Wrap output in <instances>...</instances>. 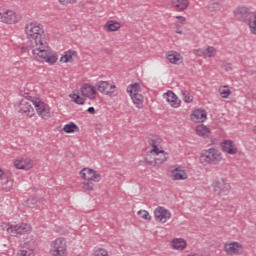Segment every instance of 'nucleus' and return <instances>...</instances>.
<instances>
[{
  "mask_svg": "<svg viewBox=\"0 0 256 256\" xmlns=\"http://www.w3.org/2000/svg\"><path fill=\"white\" fill-rule=\"evenodd\" d=\"M94 256H110L109 252L103 248H99L95 251Z\"/></svg>",
  "mask_w": 256,
  "mask_h": 256,
  "instance_id": "obj_40",
  "label": "nucleus"
},
{
  "mask_svg": "<svg viewBox=\"0 0 256 256\" xmlns=\"http://www.w3.org/2000/svg\"><path fill=\"white\" fill-rule=\"evenodd\" d=\"M167 59L168 61H170V63H172L173 65H179V63H181V54L177 53V52H169L167 54Z\"/></svg>",
  "mask_w": 256,
  "mask_h": 256,
  "instance_id": "obj_27",
  "label": "nucleus"
},
{
  "mask_svg": "<svg viewBox=\"0 0 256 256\" xmlns=\"http://www.w3.org/2000/svg\"><path fill=\"white\" fill-rule=\"evenodd\" d=\"M154 217L160 223H167V220L171 219V212L164 207H158L154 211Z\"/></svg>",
  "mask_w": 256,
  "mask_h": 256,
  "instance_id": "obj_11",
  "label": "nucleus"
},
{
  "mask_svg": "<svg viewBox=\"0 0 256 256\" xmlns=\"http://www.w3.org/2000/svg\"><path fill=\"white\" fill-rule=\"evenodd\" d=\"M202 55H204V57L213 58V57H215V55H217V49H215V47H213V46H208L203 51Z\"/></svg>",
  "mask_w": 256,
  "mask_h": 256,
  "instance_id": "obj_32",
  "label": "nucleus"
},
{
  "mask_svg": "<svg viewBox=\"0 0 256 256\" xmlns=\"http://www.w3.org/2000/svg\"><path fill=\"white\" fill-rule=\"evenodd\" d=\"M248 25L250 27L251 33H253V35H256V14H254V17L250 20Z\"/></svg>",
  "mask_w": 256,
  "mask_h": 256,
  "instance_id": "obj_37",
  "label": "nucleus"
},
{
  "mask_svg": "<svg viewBox=\"0 0 256 256\" xmlns=\"http://www.w3.org/2000/svg\"><path fill=\"white\" fill-rule=\"evenodd\" d=\"M95 88L99 93H103L104 95H108V97H116L117 93L115 89L117 86L109 83V81H98L95 85Z\"/></svg>",
  "mask_w": 256,
  "mask_h": 256,
  "instance_id": "obj_6",
  "label": "nucleus"
},
{
  "mask_svg": "<svg viewBox=\"0 0 256 256\" xmlns=\"http://www.w3.org/2000/svg\"><path fill=\"white\" fill-rule=\"evenodd\" d=\"M176 33H178L179 35H183V31L181 30H177Z\"/></svg>",
  "mask_w": 256,
  "mask_h": 256,
  "instance_id": "obj_49",
  "label": "nucleus"
},
{
  "mask_svg": "<svg viewBox=\"0 0 256 256\" xmlns=\"http://www.w3.org/2000/svg\"><path fill=\"white\" fill-rule=\"evenodd\" d=\"M93 187H95V184L91 182V180L82 183V189H84V191H93Z\"/></svg>",
  "mask_w": 256,
  "mask_h": 256,
  "instance_id": "obj_36",
  "label": "nucleus"
},
{
  "mask_svg": "<svg viewBox=\"0 0 256 256\" xmlns=\"http://www.w3.org/2000/svg\"><path fill=\"white\" fill-rule=\"evenodd\" d=\"M51 253L54 256L67 255V241L65 240V238H57L52 243Z\"/></svg>",
  "mask_w": 256,
  "mask_h": 256,
  "instance_id": "obj_8",
  "label": "nucleus"
},
{
  "mask_svg": "<svg viewBox=\"0 0 256 256\" xmlns=\"http://www.w3.org/2000/svg\"><path fill=\"white\" fill-rule=\"evenodd\" d=\"M148 143L152 147L150 150L151 153H159V147L162 143V140L159 136L152 135L148 137Z\"/></svg>",
  "mask_w": 256,
  "mask_h": 256,
  "instance_id": "obj_17",
  "label": "nucleus"
},
{
  "mask_svg": "<svg viewBox=\"0 0 256 256\" xmlns=\"http://www.w3.org/2000/svg\"><path fill=\"white\" fill-rule=\"evenodd\" d=\"M175 19H178L179 23H181L183 25V23H185V21H187V19L183 16H176Z\"/></svg>",
  "mask_w": 256,
  "mask_h": 256,
  "instance_id": "obj_46",
  "label": "nucleus"
},
{
  "mask_svg": "<svg viewBox=\"0 0 256 256\" xmlns=\"http://www.w3.org/2000/svg\"><path fill=\"white\" fill-rule=\"evenodd\" d=\"M222 5H221V2L219 1H216V2H211L209 5H208V9L213 12V11H219V9H221Z\"/></svg>",
  "mask_w": 256,
  "mask_h": 256,
  "instance_id": "obj_35",
  "label": "nucleus"
},
{
  "mask_svg": "<svg viewBox=\"0 0 256 256\" xmlns=\"http://www.w3.org/2000/svg\"><path fill=\"white\" fill-rule=\"evenodd\" d=\"M207 119V112L205 110H195L191 114V120L194 121V123H203Z\"/></svg>",
  "mask_w": 256,
  "mask_h": 256,
  "instance_id": "obj_18",
  "label": "nucleus"
},
{
  "mask_svg": "<svg viewBox=\"0 0 256 256\" xmlns=\"http://www.w3.org/2000/svg\"><path fill=\"white\" fill-rule=\"evenodd\" d=\"M219 93L223 99H227L231 95V90L229 86H222L219 88Z\"/></svg>",
  "mask_w": 256,
  "mask_h": 256,
  "instance_id": "obj_33",
  "label": "nucleus"
},
{
  "mask_svg": "<svg viewBox=\"0 0 256 256\" xmlns=\"http://www.w3.org/2000/svg\"><path fill=\"white\" fill-rule=\"evenodd\" d=\"M165 95H166V100L171 105V107H174V109H177V107H181V100L177 98V95H175V92L169 90Z\"/></svg>",
  "mask_w": 256,
  "mask_h": 256,
  "instance_id": "obj_16",
  "label": "nucleus"
},
{
  "mask_svg": "<svg viewBox=\"0 0 256 256\" xmlns=\"http://www.w3.org/2000/svg\"><path fill=\"white\" fill-rule=\"evenodd\" d=\"M25 32L30 42V48L37 61L54 65L57 63V56L51 54V48L45 42V31L41 24L31 22L25 26Z\"/></svg>",
  "mask_w": 256,
  "mask_h": 256,
  "instance_id": "obj_1",
  "label": "nucleus"
},
{
  "mask_svg": "<svg viewBox=\"0 0 256 256\" xmlns=\"http://www.w3.org/2000/svg\"><path fill=\"white\" fill-rule=\"evenodd\" d=\"M183 99L185 103H192L193 102V96L188 91H182Z\"/></svg>",
  "mask_w": 256,
  "mask_h": 256,
  "instance_id": "obj_38",
  "label": "nucleus"
},
{
  "mask_svg": "<svg viewBox=\"0 0 256 256\" xmlns=\"http://www.w3.org/2000/svg\"><path fill=\"white\" fill-rule=\"evenodd\" d=\"M224 249L228 255H241L243 253V245L238 242L225 244Z\"/></svg>",
  "mask_w": 256,
  "mask_h": 256,
  "instance_id": "obj_12",
  "label": "nucleus"
},
{
  "mask_svg": "<svg viewBox=\"0 0 256 256\" xmlns=\"http://www.w3.org/2000/svg\"><path fill=\"white\" fill-rule=\"evenodd\" d=\"M87 112L90 113L91 115H95V108L94 107H89Z\"/></svg>",
  "mask_w": 256,
  "mask_h": 256,
  "instance_id": "obj_48",
  "label": "nucleus"
},
{
  "mask_svg": "<svg viewBox=\"0 0 256 256\" xmlns=\"http://www.w3.org/2000/svg\"><path fill=\"white\" fill-rule=\"evenodd\" d=\"M95 174V170L91 168H83L80 171V177L82 179H85L86 181H91L93 178V175Z\"/></svg>",
  "mask_w": 256,
  "mask_h": 256,
  "instance_id": "obj_26",
  "label": "nucleus"
},
{
  "mask_svg": "<svg viewBox=\"0 0 256 256\" xmlns=\"http://www.w3.org/2000/svg\"><path fill=\"white\" fill-rule=\"evenodd\" d=\"M236 19L243 21L244 23H249L250 20L254 17L255 13L251 12L247 7H238L234 11Z\"/></svg>",
  "mask_w": 256,
  "mask_h": 256,
  "instance_id": "obj_9",
  "label": "nucleus"
},
{
  "mask_svg": "<svg viewBox=\"0 0 256 256\" xmlns=\"http://www.w3.org/2000/svg\"><path fill=\"white\" fill-rule=\"evenodd\" d=\"M139 89H141V86L139 85V83H134L127 87V93H129L137 109H143L144 97L139 93Z\"/></svg>",
  "mask_w": 256,
  "mask_h": 256,
  "instance_id": "obj_3",
  "label": "nucleus"
},
{
  "mask_svg": "<svg viewBox=\"0 0 256 256\" xmlns=\"http://www.w3.org/2000/svg\"><path fill=\"white\" fill-rule=\"evenodd\" d=\"M73 57H77V51L68 50L64 52V55L60 58L62 63H73Z\"/></svg>",
  "mask_w": 256,
  "mask_h": 256,
  "instance_id": "obj_21",
  "label": "nucleus"
},
{
  "mask_svg": "<svg viewBox=\"0 0 256 256\" xmlns=\"http://www.w3.org/2000/svg\"><path fill=\"white\" fill-rule=\"evenodd\" d=\"M105 31L113 32V31H119L121 29V23L113 20H109L104 25Z\"/></svg>",
  "mask_w": 256,
  "mask_h": 256,
  "instance_id": "obj_22",
  "label": "nucleus"
},
{
  "mask_svg": "<svg viewBox=\"0 0 256 256\" xmlns=\"http://www.w3.org/2000/svg\"><path fill=\"white\" fill-rule=\"evenodd\" d=\"M138 215L142 219H146L148 221H151V216H149V212H147V210H140V211H138Z\"/></svg>",
  "mask_w": 256,
  "mask_h": 256,
  "instance_id": "obj_39",
  "label": "nucleus"
},
{
  "mask_svg": "<svg viewBox=\"0 0 256 256\" xmlns=\"http://www.w3.org/2000/svg\"><path fill=\"white\" fill-rule=\"evenodd\" d=\"M16 169H24V171H29L33 167V160L31 159H20L14 162Z\"/></svg>",
  "mask_w": 256,
  "mask_h": 256,
  "instance_id": "obj_19",
  "label": "nucleus"
},
{
  "mask_svg": "<svg viewBox=\"0 0 256 256\" xmlns=\"http://www.w3.org/2000/svg\"><path fill=\"white\" fill-rule=\"evenodd\" d=\"M19 113H23L26 117H33L35 109L26 100H21L18 106Z\"/></svg>",
  "mask_w": 256,
  "mask_h": 256,
  "instance_id": "obj_13",
  "label": "nucleus"
},
{
  "mask_svg": "<svg viewBox=\"0 0 256 256\" xmlns=\"http://www.w3.org/2000/svg\"><path fill=\"white\" fill-rule=\"evenodd\" d=\"M2 191H5L8 193V191H11L13 189V180L9 179V174L8 177L2 178Z\"/></svg>",
  "mask_w": 256,
  "mask_h": 256,
  "instance_id": "obj_29",
  "label": "nucleus"
},
{
  "mask_svg": "<svg viewBox=\"0 0 256 256\" xmlns=\"http://www.w3.org/2000/svg\"><path fill=\"white\" fill-rule=\"evenodd\" d=\"M7 233L12 237H17V235H25L26 233H31V226L25 223L21 224H10L7 228Z\"/></svg>",
  "mask_w": 256,
  "mask_h": 256,
  "instance_id": "obj_7",
  "label": "nucleus"
},
{
  "mask_svg": "<svg viewBox=\"0 0 256 256\" xmlns=\"http://www.w3.org/2000/svg\"><path fill=\"white\" fill-rule=\"evenodd\" d=\"M145 161L148 165H151L152 167H157V158L155 156V152H148L145 156Z\"/></svg>",
  "mask_w": 256,
  "mask_h": 256,
  "instance_id": "obj_30",
  "label": "nucleus"
},
{
  "mask_svg": "<svg viewBox=\"0 0 256 256\" xmlns=\"http://www.w3.org/2000/svg\"><path fill=\"white\" fill-rule=\"evenodd\" d=\"M81 93L83 97L95 99V95H97V89L95 88V86H92L90 84H84L81 88Z\"/></svg>",
  "mask_w": 256,
  "mask_h": 256,
  "instance_id": "obj_15",
  "label": "nucleus"
},
{
  "mask_svg": "<svg viewBox=\"0 0 256 256\" xmlns=\"http://www.w3.org/2000/svg\"><path fill=\"white\" fill-rule=\"evenodd\" d=\"M18 256H35V254L31 251L20 250V252H18Z\"/></svg>",
  "mask_w": 256,
  "mask_h": 256,
  "instance_id": "obj_42",
  "label": "nucleus"
},
{
  "mask_svg": "<svg viewBox=\"0 0 256 256\" xmlns=\"http://www.w3.org/2000/svg\"><path fill=\"white\" fill-rule=\"evenodd\" d=\"M221 148L224 153H228V155H237V145H235L233 140H224L221 142Z\"/></svg>",
  "mask_w": 256,
  "mask_h": 256,
  "instance_id": "obj_14",
  "label": "nucleus"
},
{
  "mask_svg": "<svg viewBox=\"0 0 256 256\" xmlns=\"http://www.w3.org/2000/svg\"><path fill=\"white\" fill-rule=\"evenodd\" d=\"M196 133L199 135V137H203L204 139H207L209 135H211V130L207 128V126L201 124L196 127Z\"/></svg>",
  "mask_w": 256,
  "mask_h": 256,
  "instance_id": "obj_25",
  "label": "nucleus"
},
{
  "mask_svg": "<svg viewBox=\"0 0 256 256\" xmlns=\"http://www.w3.org/2000/svg\"><path fill=\"white\" fill-rule=\"evenodd\" d=\"M222 68L224 69V71H233V68L231 67V64H223Z\"/></svg>",
  "mask_w": 256,
  "mask_h": 256,
  "instance_id": "obj_44",
  "label": "nucleus"
},
{
  "mask_svg": "<svg viewBox=\"0 0 256 256\" xmlns=\"http://www.w3.org/2000/svg\"><path fill=\"white\" fill-rule=\"evenodd\" d=\"M154 155L156 157V166L159 167V165H163L165 161H167L168 154L165 153L163 150H158V152H154Z\"/></svg>",
  "mask_w": 256,
  "mask_h": 256,
  "instance_id": "obj_23",
  "label": "nucleus"
},
{
  "mask_svg": "<svg viewBox=\"0 0 256 256\" xmlns=\"http://www.w3.org/2000/svg\"><path fill=\"white\" fill-rule=\"evenodd\" d=\"M173 249H177L178 251H183L185 247H187V242L183 240V238H176L172 240Z\"/></svg>",
  "mask_w": 256,
  "mask_h": 256,
  "instance_id": "obj_28",
  "label": "nucleus"
},
{
  "mask_svg": "<svg viewBox=\"0 0 256 256\" xmlns=\"http://www.w3.org/2000/svg\"><path fill=\"white\" fill-rule=\"evenodd\" d=\"M28 101L33 103L39 117L42 119H49V117H51L49 106L45 104V102L41 101V99L28 96Z\"/></svg>",
  "mask_w": 256,
  "mask_h": 256,
  "instance_id": "obj_4",
  "label": "nucleus"
},
{
  "mask_svg": "<svg viewBox=\"0 0 256 256\" xmlns=\"http://www.w3.org/2000/svg\"><path fill=\"white\" fill-rule=\"evenodd\" d=\"M69 97L76 103L77 105H84L85 98L79 96L78 94H70Z\"/></svg>",
  "mask_w": 256,
  "mask_h": 256,
  "instance_id": "obj_34",
  "label": "nucleus"
},
{
  "mask_svg": "<svg viewBox=\"0 0 256 256\" xmlns=\"http://www.w3.org/2000/svg\"><path fill=\"white\" fill-rule=\"evenodd\" d=\"M63 131L65 133H75L76 131H79V126L73 122H70L63 127Z\"/></svg>",
  "mask_w": 256,
  "mask_h": 256,
  "instance_id": "obj_31",
  "label": "nucleus"
},
{
  "mask_svg": "<svg viewBox=\"0 0 256 256\" xmlns=\"http://www.w3.org/2000/svg\"><path fill=\"white\" fill-rule=\"evenodd\" d=\"M171 5L176 11H185L189 7V0H172Z\"/></svg>",
  "mask_w": 256,
  "mask_h": 256,
  "instance_id": "obj_20",
  "label": "nucleus"
},
{
  "mask_svg": "<svg viewBox=\"0 0 256 256\" xmlns=\"http://www.w3.org/2000/svg\"><path fill=\"white\" fill-rule=\"evenodd\" d=\"M253 131H254V133H255V135H256V126L253 128Z\"/></svg>",
  "mask_w": 256,
  "mask_h": 256,
  "instance_id": "obj_50",
  "label": "nucleus"
},
{
  "mask_svg": "<svg viewBox=\"0 0 256 256\" xmlns=\"http://www.w3.org/2000/svg\"><path fill=\"white\" fill-rule=\"evenodd\" d=\"M91 182L99 183L101 181V174H99L97 171L94 170V174L90 180Z\"/></svg>",
  "mask_w": 256,
  "mask_h": 256,
  "instance_id": "obj_41",
  "label": "nucleus"
},
{
  "mask_svg": "<svg viewBox=\"0 0 256 256\" xmlns=\"http://www.w3.org/2000/svg\"><path fill=\"white\" fill-rule=\"evenodd\" d=\"M200 161L208 165H219L223 161V154L217 148H209L202 151Z\"/></svg>",
  "mask_w": 256,
  "mask_h": 256,
  "instance_id": "obj_2",
  "label": "nucleus"
},
{
  "mask_svg": "<svg viewBox=\"0 0 256 256\" xmlns=\"http://www.w3.org/2000/svg\"><path fill=\"white\" fill-rule=\"evenodd\" d=\"M172 179L174 181H185V179H187V173L179 168H176L172 171Z\"/></svg>",
  "mask_w": 256,
  "mask_h": 256,
  "instance_id": "obj_24",
  "label": "nucleus"
},
{
  "mask_svg": "<svg viewBox=\"0 0 256 256\" xmlns=\"http://www.w3.org/2000/svg\"><path fill=\"white\" fill-rule=\"evenodd\" d=\"M0 21L1 23H7L13 25V23H18L19 17L13 10H0Z\"/></svg>",
  "mask_w": 256,
  "mask_h": 256,
  "instance_id": "obj_10",
  "label": "nucleus"
},
{
  "mask_svg": "<svg viewBox=\"0 0 256 256\" xmlns=\"http://www.w3.org/2000/svg\"><path fill=\"white\" fill-rule=\"evenodd\" d=\"M213 193L216 197H227L231 193V184L227 180L221 178L213 185Z\"/></svg>",
  "mask_w": 256,
  "mask_h": 256,
  "instance_id": "obj_5",
  "label": "nucleus"
},
{
  "mask_svg": "<svg viewBox=\"0 0 256 256\" xmlns=\"http://www.w3.org/2000/svg\"><path fill=\"white\" fill-rule=\"evenodd\" d=\"M9 174L3 172V170L0 169V179H5V177H8Z\"/></svg>",
  "mask_w": 256,
  "mask_h": 256,
  "instance_id": "obj_47",
  "label": "nucleus"
},
{
  "mask_svg": "<svg viewBox=\"0 0 256 256\" xmlns=\"http://www.w3.org/2000/svg\"><path fill=\"white\" fill-rule=\"evenodd\" d=\"M204 50L201 49H194V55H197V57H205V54H203Z\"/></svg>",
  "mask_w": 256,
  "mask_h": 256,
  "instance_id": "obj_43",
  "label": "nucleus"
},
{
  "mask_svg": "<svg viewBox=\"0 0 256 256\" xmlns=\"http://www.w3.org/2000/svg\"><path fill=\"white\" fill-rule=\"evenodd\" d=\"M61 5H69V3H75V0H59Z\"/></svg>",
  "mask_w": 256,
  "mask_h": 256,
  "instance_id": "obj_45",
  "label": "nucleus"
}]
</instances>
